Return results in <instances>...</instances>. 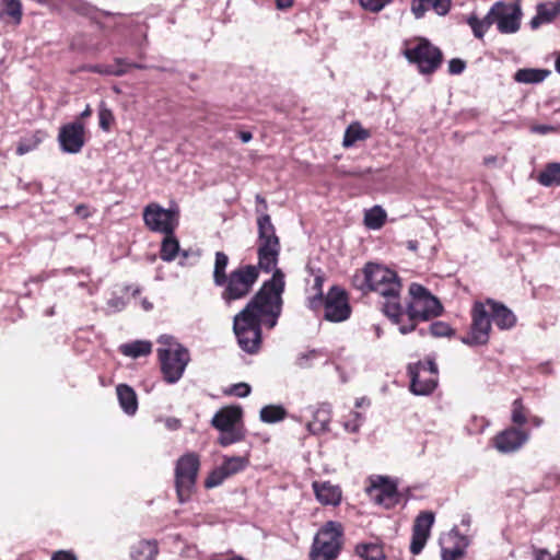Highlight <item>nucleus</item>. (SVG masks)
Here are the masks:
<instances>
[{"label":"nucleus","mask_w":560,"mask_h":560,"mask_svg":"<svg viewBox=\"0 0 560 560\" xmlns=\"http://www.w3.org/2000/svg\"><path fill=\"white\" fill-rule=\"evenodd\" d=\"M284 285V273L277 269L246 306L234 316L233 331L243 351L256 353L261 345V326L268 329L276 327L282 312Z\"/></svg>","instance_id":"nucleus-1"},{"label":"nucleus","mask_w":560,"mask_h":560,"mask_svg":"<svg viewBox=\"0 0 560 560\" xmlns=\"http://www.w3.org/2000/svg\"><path fill=\"white\" fill-rule=\"evenodd\" d=\"M409 295L410 300L405 307L399 301H392L382 306L383 313L398 326V330L402 335L413 331L420 322H428L443 313V306L439 299L423 285L411 283Z\"/></svg>","instance_id":"nucleus-2"},{"label":"nucleus","mask_w":560,"mask_h":560,"mask_svg":"<svg viewBox=\"0 0 560 560\" xmlns=\"http://www.w3.org/2000/svg\"><path fill=\"white\" fill-rule=\"evenodd\" d=\"M258 225V266L266 272L277 270L278 258L280 254V241L276 234V229L271 222L270 215L265 213L257 219Z\"/></svg>","instance_id":"nucleus-3"},{"label":"nucleus","mask_w":560,"mask_h":560,"mask_svg":"<svg viewBox=\"0 0 560 560\" xmlns=\"http://www.w3.org/2000/svg\"><path fill=\"white\" fill-rule=\"evenodd\" d=\"M259 266H241L226 277L221 299L230 305L236 300L245 298L252 290L259 276Z\"/></svg>","instance_id":"nucleus-4"},{"label":"nucleus","mask_w":560,"mask_h":560,"mask_svg":"<svg viewBox=\"0 0 560 560\" xmlns=\"http://www.w3.org/2000/svg\"><path fill=\"white\" fill-rule=\"evenodd\" d=\"M342 526L327 522L316 534L311 551V560H334L341 548Z\"/></svg>","instance_id":"nucleus-5"},{"label":"nucleus","mask_w":560,"mask_h":560,"mask_svg":"<svg viewBox=\"0 0 560 560\" xmlns=\"http://www.w3.org/2000/svg\"><path fill=\"white\" fill-rule=\"evenodd\" d=\"M163 380L168 384L177 383L190 362L189 350L183 345H175L174 349H158Z\"/></svg>","instance_id":"nucleus-6"},{"label":"nucleus","mask_w":560,"mask_h":560,"mask_svg":"<svg viewBox=\"0 0 560 560\" xmlns=\"http://www.w3.org/2000/svg\"><path fill=\"white\" fill-rule=\"evenodd\" d=\"M199 457L195 453H187L178 458L175 467V486L179 502L188 500L197 480Z\"/></svg>","instance_id":"nucleus-7"},{"label":"nucleus","mask_w":560,"mask_h":560,"mask_svg":"<svg viewBox=\"0 0 560 560\" xmlns=\"http://www.w3.org/2000/svg\"><path fill=\"white\" fill-rule=\"evenodd\" d=\"M490 315L486 302H476L471 310L470 331L460 341L470 347L488 343L492 323Z\"/></svg>","instance_id":"nucleus-8"},{"label":"nucleus","mask_w":560,"mask_h":560,"mask_svg":"<svg viewBox=\"0 0 560 560\" xmlns=\"http://www.w3.org/2000/svg\"><path fill=\"white\" fill-rule=\"evenodd\" d=\"M405 57L418 66L420 73L434 72L442 62V51L428 39L421 38L415 46L405 50Z\"/></svg>","instance_id":"nucleus-9"},{"label":"nucleus","mask_w":560,"mask_h":560,"mask_svg":"<svg viewBox=\"0 0 560 560\" xmlns=\"http://www.w3.org/2000/svg\"><path fill=\"white\" fill-rule=\"evenodd\" d=\"M366 493L375 504L392 509L400 502L397 482L386 476H372Z\"/></svg>","instance_id":"nucleus-10"},{"label":"nucleus","mask_w":560,"mask_h":560,"mask_svg":"<svg viewBox=\"0 0 560 560\" xmlns=\"http://www.w3.org/2000/svg\"><path fill=\"white\" fill-rule=\"evenodd\" d=\"M490 11L493 24L502 34H513L520 30L522 9L520 2H495Z\"/></svg>","instance_id":"nucleus-11"},{"label":"nucleus","mask_w":560,"mask_h":560,"mask_svg":"<svg viewBox=\"0 0 560 560\" xmlns=\"http://www.w3.org/2000/svg\"><path fill=\"white\" fill-rule=\"evenodd\" d=\"M143 220L151 231L170 235L178 224V211L151 203L144 208Z\"/></svg>","instance_id":"nucleus-12"},{"label":"nucleus","mask_w":560,"mask_h":560,"mask_svg":"<svg viewBox=\"0 0 560 560\" xmlns=\"http://www.w3.org/2000/svg\"><path fill=\"white\" fill-rule=\"evenodd\" d=\"M324 317L331 323L345 322L351 314L348 295L345 290L338 287L330 288L324 300Z\"/></svg>","instance_id":"nucleus-13"},{"label":"nucleus","mask_w":560,"mask_h":560,"mask_svg":"<svg viewBox=\"0 0 560 560\" xmlns=\"http://www.w3.org/2000/svg\"><path fill=\"white\" fill-rule=\"evenodd\" d=\"M58 141L63 152L75 154L84 145V126L80 121L63 125L58 135Z\"/></svg>","instance_id":"nucleus-14"},{"label":"nucleus","mask_w":560,"mask_h":560,"mask_svg":"<svg viewBox=\"0 0 560 560\" xmlns=\"http://www.w3.org/2000/svg\"><path fill=\"white\" fill-rule=\"evenodd\" d=\"M529 439V433L521 428H508L498 433L493 439V445L503 454L518 451Z\"/></svg>","instance_id":"nucleus-15"},{"label":"nucleus","mask_w":560,"mask_h":560,"mask_svg":"<svg viewBox=\"0 0 560 560\" xmlns=\"http://www.w3.org/2000/svg\"><path fill=\"white\" fill-rule=\"evenodd\" d=\"M433 523L434 514L429 511L421 512L416 517L410 542V552L412 555H419L424 548Z\"/></svg>","instance_id":"nucleus-16"},{"label":"nucleus","mask_w":560,"mask_h":560,"mask_svg":"<svg viewBox=\"0 0 560 560\" xmlns=\"http://www.w3.org/2000/svg\"><path fill=\"white\" fill-rule=\"evenodd\" d=\"M313 416V420L307 422L306 429L311 434L319 435L329 431L332 408L329 402H319L316 406L307 408Z\"/></svg>","instance_id":"nucleus-17"},{"label":"nucleus","mask_w":560,"mask_h":560,"mask_svg":"<svg viewBox=\"0 0 560 560\" xmlns=\"http://www.w3.org/2000/svg\"><path fill=\"white\" fill-rule=\"evenodd\" d=\"M408 374L410 376V392L417 396L430 395L438 386L435 375L423 374L412 365L408 366Z\"/></svg>","instance_id":"nucleus-18"},{"label":"nucleus","mask_w":560,"mask_h":560,"mask_svg":"<svg viewBox=\"0 0 560 560\" xmlns=\"http://www.w3.org/2000/svg\"><path fill=\"white\" fill-rule=\"evenodd\" d=\"M366 277L369 282V291L383 290V284L389 283V281L399 280L395 271L373 262L366 264Z\"/></svg>","instance_id":"nucleus-19"},{"label":"nucleus","mask_w":560,"mask_h":560,"mask_svg":"<svg viewBox=\"0 0 560 560\" xmlns=\"http://www.w3.org/2000/svg\"><path fill=\"white\" fill-rule=\"evenodd\" d=\"M489 312L491 313V319L495 326L501 330H508L515 326L516 316L504 304L495 302L494 300L488 299L486 301Z\"/></svg>","instance_id":"nucleus-20"},{"label":"nucleus","mask_w":560,"mask_h":560,"mask_svg":"<svg viewBox=\"0 0 560 560\" xmlns=\"http://www.w3.org/2000/svg\"><path fill=\"white\" fill-rule=\"evenodd\" d=\"M242 419V408L230 406L220 409L212 418L211 424L219 431L236 427Z\"/></svg>","instance_id":"nucleus-21"},{"label":"nucleus","mask_w":560,"mask_h":560,"mask_svg":"<svg viewBox=\"0 0 560 560\" xmlns=\"http://www.w3.org/2000/svg\"><path fill=\"white\" fill-rule=\"evenodd\" d=\"M560 14V1L541 2L536 5V15L530 20L532 30L539 28L542 24L551 23Z\"/></svg>","instance_id":"nucleus-22"},{"label":"nucleus","mask_w":560,"mask_h":560,"mask_svg":"<svg viewBox=\"0 0 560 560\" xmlns=\"http://www.w3.org/2000/svg\"><path fill=\"white\" fill-rule=\"evenodd\" d=\"M316 499L326 505H338L341 501V490L330 482H313Z\"/></svg>","instance_id":"nucleus-23"},{"label":"nucleus","mask_w":560,"mask_h":560,"mask_svg":"<svg viewBox=\"0 0 560 560\" xmlns=\"http://www.w3.org/2000/svg\"><path fill=\"white\" fill-rule=\"evenodd\" d=\"M116 394L122 411L128 416H133L138 410V397L133 388L127 384H118Z\"/></svg>","instance_id":"nucleus-24"},{"label":"nucleus","mask_w":560,"mask_h":560,"mask_svg":"<svg viewBox=\"0 0 560 560\" xmlns=\"http://www.w3.org/2000/svg\"><path fill=\"white\" fill-rule=\"evenodd\" d=\"M450 539L454 540L452 548L442 549V560H456L464 556L465 549L469 545V539L460 535L456 528H453L448 535Z\"/></svg>","instance_id":"nucleus-25"},{"label":"nucleus","mask_w":560,"mask_h":560,"mask_svg":"<svg viewBox=\"0 0 560 560\" xmlns=\"http://www.w3.org/2000/svg\"><path fill=\"white\" fill-rule=\"evenodd\" d=\"M159 553V546L155 539L140 540L131 547L132 560H155Z\"/></svg>","instance_id":"nucleus-26"},{"label":"nucleus","mask_w":560,"mask_h":560,"mask_svg":"<svg viewBox=\"0 0 560 560\" xmlns=\"http://www.w3.org/2000/svg\"><path fill=\"white\" fill-rule=\"evenodd\" d=\"M119 351L126 357L137 359L150 354L152 351V343L147 340H136L120 345Z\"/></svg>","instance_id":"nucleus-27"},{"label":"nucleus","mask_w":560,"mask_h":560,"mask_svg":"<svg viewBox=\"0 0 560 560\" xmlns=\"http://www.w3.org/2000/svg\"><path fill=\"white\" fill-rule=\"evenodd\" d=\"M549 70L544 69H533V68H523L518 69L514 74V80L517 83L524 84H537L542 82L548 74Z\"/></svg>","instance_id":"nucleus-28"},{"label":"nucleus","mask_w":560,"mask_h":560,"mask_svg":"<svg viewBox=\"0 0 560 560\" xmlns=\"http://www.w3.org/2000/svg\"><path fill=\"white\" fill-rule=\"evenodd\" d=\"M355 552L363 560H385L383 546L375 541L359 544Z\"/></svg>","instance_id":"nucleus-29"},{"label":"nucleus","mask_w":560,"mask_h":560,"mask_svg":"<svg viewBox=\"0 0 560 560\" xmlns=\"http://www.w3.org/2000/svg\"><path fill=\"white\" fill-rule=\"evenodd\" d=\"M540 185L545 187L560 186V163H549L537 177Z\"/></svg>","instance_id":"nucleus-30"},{"label":"nucleus","mask_w":560,"mask_h":560,"mask_svg":"<svg viewBox=\"0 0 560 560\" xmlns=\"http://www.w3.org/2000/svg\"><path fill=\"white\" fill-rule=\"evenodd\" d=\"M386 211L381 206L365 210L364 225L370 230H380L386 221Z\"/></svg>","instance_id":"nucleus-31"},{"label":"nucleus","mask_w":560,"mask_h":560,"mask_svg":"<svg viewBox=\"0 0 560 560\" xmlns=\"http://www.w3.org/2000/svg\"><path fill=\"white\" fill-rule=\"evenodd\" d=\"M229 265V257L223 252H217L215 253V260H214V268H213V283L217 287H223L226 282V275L225 270Z\"/></svg>","instance_id":"nucleus-32"},{"label":"nucleus","mask_w":560,"mask_h":560,"mask_svg":"<svg viewBox=\"0 0 560 560\" xmlns=\"http://www.w3.org/2000/svg\"><path fill=\"white\" fill-rule=\"evenodd\" d=\"M179 254V243L173 234L165 235L160 250V257L164 261H173Z\"/></svg>","instance_id":"nucleus-33"},{"label":"nucleus","mask_w":560,"mask_h":560,"mask_svg":"<svg viewBox=\"0 0 560 560\" xmlns=\"http://www.w3.org/2000/svg\"><path fill=\"white\" fill-rule=\"evenodd\" d=\"M259 417L265 423H277L287 417V411L281 405H267L260 409Z\"/></svg>","instance_id":"nucleus-34"},{"label":"nucleus","mask_w":560,"mask_h":560,"mask_svg":"<svg viewBox=\"0 0 560 560\" xmlns=\"http://www.w3.org/2000/svg\"><path fill=\"white\" fill-rule=\"evenodd\" d=\"M248 458L245 456H231L224 457L222 466L229 477H231L240 471H243L248 466Z\"/></svg>","instance_id":"nucleus-35"},{"label":"nucleus","mask_w":560,"mask_h":560,"mask_svg":"<svg viewBox=\"0 0 560 560\" xmlns=\"http://www.w3.org/2000/svg\"><path fill=\"white\" fill-rule=\"evenodd\" d=\"M4 10L2 15L10 16L15 25L21 24L23 16V7L21 0H1Z\"/></svg>","instance_id":"nucleus-36"},{"label":"nucleus","mask_w":560,"mask_h":560,"mask_svg":"<svg viewBox=\"0 0 560 560\" xmlns=\"http://www.w3.org/2000/svg\"><path fill=\"white\" fill-rule=\"evenodd\" d=\"M468 24L471 27L474 35L477 38H482L485 33L493 24L492 18L490 16V11L487 13V15L482 20H479L476 16H470L468 19Z\"/></svg>","instance_id":"nucleus-37"},{"label":"nucleus","mask_w":560,"mask_h":560,"mask_svg":"<svg viewBox=\"0 0 560 560\" xmlns=\"http://www.w3.org/2000/svg\"><path fill=\"white\" fill-rule=\"evenodd\" d=\"M400 281H389V283L383 284V290H374L375 292L380 293L384 299V304H387L392 301H399V293H400Z\"/></svg>","instance_id":"nucleus-38"},{"label":"nucleus","mask_w":560,"mask_h":560,"mask_svg":"<svg viewBox=\"0 0 560 560\" xmlns=\"http://www.w3.org/2000/svg\"><path fill=\"white\" fill-rule=\"evenodd\" d=\"M220 432L221 435L219 438V443L222 446L231 445L244 439V432L238 425L229 428L226 430H221Z\"/></svg>","instance_id":"nucleus-39"},{"label":"nucleus","mask_w":560,"mask_h":560,"mask_svg":"<svg viewBox=\"0 0 560 560\" xmlns=\"http://www.w3.org/2000/svg\"><path fill=\"white\" fill-rule=\"evenodd\" d=\"M368 131L362 129L359 125H351L347 128L343 137V147L349 148L354 144L358 140H364L368 138Z\"/></svg>","instance_id":"nucleus-40"},{"label":"nucleus","mask_w":560,"mask_h":560,"mask_svg":"<svg viewBox=\"0 0 560 560\" xmlns=\"http://www.w3.org/2000/svg\"><path fill=\"white\" fill-rule=\"evenodd\" d=\"M42 142V136L39 132H36L30 137L23 138L20 140L16 147V154L24 155L28 152L34 151L39 143Z\"/></svg>","instance_id":"nucleus-41"},{"label":"nucleus","mask_w":560,"mask_h":560,"mask_svg":"<svg viewBox=\"0 0 560 560\" xmlns=\"http://www.w3.org/2000/svg\"><path fill=\"white\" fill-rule=\"evenodd\" d=\"M512 422L517 425V428L524 425L527 422V410L523 405L521 398H517L512 404V413H511Z\"/></svg>","instance_id":"nucleus-42"},{"label":"nucleus","mask_w":560,"mask_h":560,"mask_svg":"<svg viewBox=\"0 0 560 560\" xmlns=\"http://www.w3.org/2000/svg\"><path fill=\"white\" fill-rule=\"evenodd\" d=\"M489 424L490 422L485 417L472 416L466 424V431L470 435L481 434Z\"/></svg>","instance_id":"nucleus-43"},{"label":"nucleus","mask_w":560,"mask_h":560,"mask_svg":"<svg viewBox=\"0 0 560 560\" xmlns=\"http://www.w3.org/2000/svg\"><path fill=\"white\" fill-rule=\"evenodd\" d=\"M226 478H229V475L221 465L209 474L208 478L205 481V487L208 489L215 488L220 486Z\"/></svg>","instance_id":"nucleus-44"},{"label":"nucleus","mask_w":560,"mask_h":560,"mask_svg":"<svg viewBox=\"0 0 560 560\" xmlns=\"http://www.w3.org/2000/svg\"><path fill=\"white\" fill-rule=\"evenodd\" d=\"M178 255L180 256L178 264L182 267L194 266L199 261V259L201 257V250L199 248H189V249H183V250L179 249Z\"/></svg>","instance_id":"nucleus-45"},{"label":"nucleus","mask_w":560,"mask_h":560,"mask_svg":"<svg viewBox=\"0 0 560 560\" xmlns=\"http://www.w3.org/2000/svg\"><path fill=\"white\" fill-rule=\"evenodd\" d=\"M323 354L320 350L312 349L306 352L299 354L296 358V364L302 369H308L312 366V361L319 358Z\"/></svg>","instance_id":"nucleus-46"},{"label":"nucleus","mask_w":560,"mask_h":560,"mask_svg":"<svg viewBox=\"0 0 560 560\" xmlns=\"http://www.w3.org/2000/svg\"><path fill=\"white\" fill-rule=\"evenodd\" d=\"M430 332L434 337H451L454 334L452 327L445 322H434L430 325Z\"/></svg>","instance_id":"nucleus-47"},{"label":"nucleus","mask_w":560,"mask_h":560,"mask_svg":"<svg viewBox=\"0 0 560 560\" xmlns=\"http://www.w3.org/2000/svg\"><path fill=\"white\" fill-rule=\"evenodd\" d=\"M363 422H364L363 415L358 411H352L351 419L345 421L343 428L346 431H349L351 433H357L360 430Z\"/></svg>","instance_id":"nucleus-48"},{"label":"nucleus","mask_w":560,"mask_h":560,"mask_svg":"<svg viewBox=\"0 0 560 560\" xmlns=\"http://www.w3.org/2000/svg\"><path fill=\"white\" fill-rule=\"evenodd\" d=\"M360 5L370 12L377 13L386 5L390 4L393 0H358Z\"/></svg>","instance_id":"nucleus-49"},{"label":"nucleus","mask_w":560,"mask_h":560,"mask_svg":"<svg viewBox=\"0 0 560 560\" xmlns=\"http://www.w3.org/2000/svg\"><path fill=\"white\" fill-rule=\"evenodd\" d=\"M429 8H431V0H412L411 11L416 19H421Z\"/></svg>","instance_id":"nucleus-50"},{"label":"nucleus","mask_w":560,"mask_h":560,"mask_svg":"<svg viewBox=\"0 0 560 560\" xmlns=\"http://www.w3.org/2000/svg\"><path fill=\"white\" fill-rule=\"evenodd\" d=\"M413 368H417L421 371V373L427 375H435L438 377V365L433 360H427L424 362H417L416 364H411Z\"/></svg>","instance_id":"nucleus-51"},{"label":"nucleus","mask_w":560,"mask_h":560,"mask_svg":"<svg viewBox=\"0 0 560 560\" xmlns=\"http://www.w3.org/2000/svg\"><path fill=\"white\" fill-rule=\"evenodd\" d=\"M352 283L357 289H359L363 292L369 290V282H368V277H366V266L362 269V271L357 272L353 276Z\"/></svg>","instance_id":"nucleus-52"},{"label":"nucleus","mask_w":560,"mask_h":560,"mask_svg":"<svg viewBox=\"0 0 560 560\" xmlns=\"http://www.w3.org/2000/svg\"><path fill=\"white\" fill-rule=\"evenodd\" d=\"M108 313H117L126 307V302L121 296H113L106 303Z\"/></svg>","instance_id":"nucleus-53"},{"label":"nucleus","mask_w":560,"mask_h":560,"mask_svg":"<svg viewBox=\"0 0 560 560\" xmlns=\"http://www.w3.org/2000/svg\"><path fill=\"white\" fill-rule=\"evenodd\" d=\"M452 0H431V8L439 15H446L451 9Z\"/></svg>","instance_id":"nucleus-54"},{"label":"nucleus","mask_w":560,"mask_h":560,"mask_svg":"<svg viewBox=\"0 0 560 560\" xmlns=\"http://www.w3.org/2000/svg\"><path fill=\"white\" fill-rule=\"evenodd\" d=\"M250 390H252V388L247 383H237L231 387L229 393L236 397L244 398L250 394Z\"/></svg>","instance_id":"nucleus-55"},{"label":"nucleus","mask_w":560,"mask_h":560,"mask_svg":"<svg viewBox=\"0 0 560 560\" xmlns=\"http://www.w3.org/2000/svg\"><path fill=\"white\" fill-rule=\"evenodd\" d=\"M91 70L95 73L106 74V75H115L121 77V72L118 70H114L113 63L110 65H97L91 68Z\"/></svg>","instance_id":"nucleus-56"},{"label":"nucleus","mask_w":560,"mask_h":560,"mask_svg":"<svg viewBox=\"0 0 560 560\" xmlns=\"http://www.w3.org/2000/svg\"><path fill=\"white\" fill-rule=\"evenodd\" d=\"M466 68L464 60L454 58L448 62V72L451 74H460Z\"/></svg>","instance_id":"nucleus-57"},{"label":"nucleus","mask_w":560,"mask_h":560,"mask_svg":"<svg viewBox=\"0 0 560 560\" xmlns=\"http://www.w3.org/2000/svg\"><path fill=\"white\" fill-rule=\"evenodd\" d=\"M98 116H100V127L103 130H107L109 128V122L112 119L110 110H108L106 108H102V109H100Z\"/></svg>","instance_id":"nucleus-58"},{"label":"nucleus","mask_w":560,"mask_h":560,"mask_svg":"<svg viewBox=\"0 0 560 560\" xmlns=\"http://www.w3.org/2000/svg\"><path fill=\"white\" fill-rule=\"evenodd\" d=\"M114 70L121 72V75L126 74L130 69L131 62L125 58H116L113 62Z\"/></svg>","instance_id":"nucleus-59"},{"label":"nucleus","mask_w":560,"mask_h":560,"mask_svg":"<svg viewBox=\"0 0 560 560\" xmlns=\"http://www.w3.org/2000/svg\"><path fill=\"white\" fill-rule=\"evenodd\" d=\"M158 342L163 346L162 349H174L175 345H180L171 335H162L159 337Z\"/></svg>","instance_id":"nucleus-60"},{"label":"nucleus","mask_w":560,"mask_h":560,"mask_svg":"<svg viewBox=\"0 0 560 560\" xmlns=\"http://www.w3.org/2000/svg\"><path fill=\"white\" fill-rule=\"evenodd\" d=\"M533 133L547 135L556 131V128L551 125H534L530 127Z\"/></svg>","instance_id":"nucleus-61"},{"label":"nucleus","mask_w":560,"mask_h":560,"mask_svg":"<svg viewBox=\"0 0 560 560\" xmlns=\"http://www.w3.org/2000/svg\"><path fill=\"white\" fill-rule=\"evenodd\" d=\"M51 560H77V557L71 551L59 550L52 555Z\"/></svg>","instance_id":"nucleus-62"},{"label":"nucleus","mask_w":560,"mask_h":560,"mask_svg":"<svg viewBox=\"0 0 560 560\" xmlns=\"http://www.w3.org/2000/svg\"><path fill=\"white\" fill-rule=\"evenodd\" d=\"M534 560H553V557L547 549H534Z\"/></svg>","instance_id":"nucleus-63"},{"label":"nucleus","mask_w":560,"mask_h":560,"mask_svg":"<svg viewBox=\"0 0 560 560\" xmlns=\"http://www.w3.org/2000/svg\"><path fill=\"white\" fill-rule=\"evenodd\" d=\"M323 303V292H317L314 296L308 299V307L316 310Z\"/></svg>","instance_id":"nucleus-64"}]
</instances>
